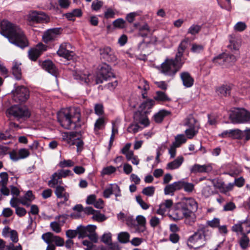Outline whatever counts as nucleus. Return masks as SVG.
<instances>
[{
    "mask_svg": "<svg viewBox=\"0 0 250 250\" xmlns=\"http://www.w3.org/2000/svg\"><path fill=\"white\" fill-rule=\"evenodd\" d=\"M236 60V57L234 55L223 53L215 57L213 60V62L228 67L232 65Z\"/></svg>",
    "mask_w": 250,
    "mask_h": 250,
    "instance_id": "12",
    "label": "nucleus"
},
{
    "mask_svg": "<svg viewBox=\"0 0 250 250\" xmlns=\"http://www.w3.org/2000/svg\"><path fill=\"white\" fill-rule=\"evenodd\" d=\"M232 86L229 84H223L216 88V92L221 96L227 97L229 96Z\"/></svg>",
    "mask_w": 250,
    "mask_h": 250,
    "instance_id": "28",
    "label": "nucleus"
},
{
    "mask_svg": "<svg viewBox=\"0 0 250 250\" xmlns=\"http://www.w3.org/2000/svg\"><path fill=\"white\" fill-rule=\"evenodd\" d=\"M92 218L93 220H96L98 222H103L106 219V217L104 215L101 214L99 211H96L93 215Z\"/></svg>",
    "mask_w": 250,
    "mask_h": 250,
    "instance_id": "58",
    "label": "nucleus"
},
{
    "mask_svg": "<svg viewBox=\"0 0 250 250\" xmlns=\"http://www.w3.org/2000/svg\"><path fill=\"white\" fill-rule=\"evenodd\" d=\"M247 28L246 24L242 21L238 22L234 26V30L237 32H242Z\"/></svg>",
    "mask_w": 250,
    "mask_h": 250,
    "instance_id": "56",
    "label": "nucleus"
},
{
    "mask_svg": "<svg viewBox=\"0 0 250 250\" xmlns=\"http://www.w3.org/2000/svg\"><path fill=\"white\" fill-rule=\"evenodd\" d=\"M142 128L137 123L131 124L127 128V131L129 133L135 134Z\"/></svg>",
    "mask_w": 250,
    "mask_h": 250,
    "instance_id": "50",
    "label": "nucleus"
},
{
    "mask_svg": "<svg viewBox=\"0 0 250 250\" xmlns=\"http://www.w3.org/2000/svg\"><path fill=\"white\" fill-rule=\"evenodd\" d=\"M205 232L204 228L198 229L188 238L187 242L188 246L190 249L193 248L196 250L204 246L206 242Z\"/></svg>",
    "mask_w": 250,
    "mask_h": 250,
    "instance_id": "4",
    "label": "nucleus"
},
{
    "mask_svg": "<svg viewBox=\"0 0 250 250\" xmlns=\"http://www.w3.org/2000/svg\"><path fill=\"white\" fill-rule=\"evenodd\" d=\"M6 114L13 116L17 121L23 122L29 118L31 115L30 111L26 106L14 105L8 108Z\"/></svg>",
    "mask_w": 250,
    "mask_h": 250,
    "instance_id": "5",
    "label": "nucleus"
},
{
    "mask_svg": "<svg viewBox=\"0 0 250 250\" xmlns=\"http://www.w3.org/2000/svg\"><path fill=\"white\" fill-rule=\"evenodd\" d=\"M81 119L78 108L69 107L62 109L58 114V121L61 125L66 129H75Z\"/></svg>",
    "mask_w": 250,
    "mask_h": 250,
    "instance_id": "3",
    "label": "nucleus"
},
{
    "mask_svg": "<svg viewBox=\"0 0 250 250\" xmlns=\"http://www.w3.org/2000/svg\"><path fill=\"white\" fill-rule=\"evenodd\" d=\"M116 171V168L113 166H110L104 167L102 170L101 173L102 176L110 175Z\"/></svg>",
    "mask_w": 250,
    "mask_h": 250,
    "instance_id": "49",
    "label": "nucleus"
},
{
    "mask_svg": "<svg viewBox=\"0 0 250 250\" xmlns=\"http://www.w3.org/2000/svg\"><path fill=\"white\" fill-rule=\"evenodd\" d=\"M46 50L45 46L42 43H39L35 48L30 49L28 56L32 61H36L42 53Z\"/></svg>",
    "mask_w": 250,
    "mask_h": 250,
    "instance_id": "18",
    "label": "nucleus"
},
{
    "mask_svg": "<svg viewBox=\"0 0 250 250\" xmlns=\"http://www.w3.org/2000/svg\"><path fill=\"white\" fill-rule=\"evenodd\" d=\"M1 35L10 42L23 49L29 45L28 40L23 30L18 25L7 20L1 21Z\"/></svg>",
    "mask_w": 250,
    "mask_h": 250,
    "instance_id": "2",
    "label": "nucleus"
},
{
    "mask_svg": "<svg viewBox=\"0 0 250 250\" xmlns=\"http://www.w3.org/2000/svg\"><path fill=\"white\" fill-rule=\"evenodd\" d=\"M30 155V152L26 148H21L18 151V155L20 159H24L28 157Z\"/></svg>",
    "mask_w": 250,
    "mask_h": 250,
    "instance_id": "61",
    "label": "nucleus"
},
{
    "mask_svg": "<svg viewBox=\"0 0 250 250\" xmlns=\"http://www.w3.org/2000/svg\"><path fill=\"white\" fill-rule=\"evenodd\" d=\"M77 138L76 133L73 132H66L62 134V140L70 145H73Z\"/></svg>",
    "mask_w": 250,
    "mask_h": 250,
    "instance_id": "32",
    "label": "nucleus"
},
{
    "mask_svg": "<svg viewBox=\"0 0 250 250\" xmlns=\"http://www.w3.org/2000/svg\"><path fill=\"white\" fill-rule=\"evenodd\" d=\"M204 46L196 43H193L191 48V51L194 53H200L203 51Z\"/></svg>",
    "mask_w": 250,
    "mask_h": 250,
    "instance_id": "53",
    "label": "nucleus"
},
{
    "mask_svg": "<svg viewBox=\"0 0 250 250\" xmlns=\"http://www.w3.org/2000/svg\"><path fill=\"white\" fill-rule=\"evenodd\" d=\"M72 45L68 42H63L62 43L58 50L57 52V54L67 60L72 59L75 53L71 50L72 49Z\"/></svg>",
    "mask_w": 250,
    "mask_h": 250,
    "instance_id": "13",
    "label": "nucleus"
},
{
    "mask_svg": "<svg viewBox=\"0 0 250 250\" xmlns=\"http://www.w3.org/2000/svg\"><path fill=\"white\" fill-rule=\"evenodd\" d=\"M103 5V2L99 0H94L91 4L92 9L94 11H98L101 9Z\"/></svg>",
    "mask_w": 250,
    "mask_h": 250,
    "instance_id": "59",
    "label": "nucleus"
},
{
    "mask_svg": "<svg viewBox=\"0 0 250 250\" xmlns=\"http://www.w3.org/2000/svg\"><path fill=\"white\" fill-rule=\"evenodd\" d=\"M139 34L143 37H146L151 34V29L147 23H145L139 27Z\"/></svg>",
    "mask_w": 250,
    "mask_h": 250,
    "instance_id": "38",
    "label": "nucleus"
},
{
    "mask_svg": "<svg viewBox=\"0 0 250 250\" xmlns=\"http://www.w3.org/2000/svg\"><path fill=\"white\" fill-rule=\"evenodd\" d=\"M71 171L68 169H60L53 173L48 181V185L51 188H55L56 186L62 184V178H65L71 174Z\"/></svg>",
    "mask_w": 250,
    "mask_h": 250,
    "instance_id": "10",
    "label": "nucleus"
},
{
    "mask_svg": "<svg viewBox=\"0 0 250 250\" xmlns=\"http://www.w3.org/2000/svg\"><path fill=\"white\" fill-rule=\"evenodd\" d=\"M169 217L175 221L181 220L184 217L181 209H175L171 214H169Z\"/></svg>",
    "mask_w": 250,
    "mask_h": 250,
    "instance_id": "41",
    "label": "nucleus"
},
{
    "mask_svg": "<svg viewBox=\"0 0 250 250\" xmlns=\"http://www.w3.org/2000/svg\"><path fill=\"white\" fill-rule=\"evenodd\" d=\"M136 221L139 227H138V230L139 232H144L146 230V219L142 215H138L136 217Z\"/></svg>",
    "mask_w": 250,
    "mask_h": 250,
    "instance_id": "37",
    "label": "nucleus"
},
{
    "mask_svg": "<svg viewBox=\"0 0 250 250\" xmlns=\"http://www.w3.org/2000/svg\"><path fill=\"white\" fill-rule=\"evenodd\" d=\"M180 77L182 81L183 85L185 87L189 88L193 86L194 80L189 72L187 71L181 72L180 74Z\"/></svg>",
    "mask_w": 250,
    "mask_h": 250,
    "instance_id": "20",
    "label": "nucleus"
},
{
    "mask_svg": "<svg viewBox=\"0 0 250 250\" xmlns=\"http://www.w3.org/2000/svg\"><path fill=\"white\" fill-rule=\"evenodd\" d=\"M184 125L188 127L185 133L187 138L192 139L200 128L199 123L192 115H189L184 120Z\"/></svg>",
    "mask_w": 250,
    "mask_h": 250,
    "instance_id": "6",
    "label": "nucleus"
},
{
    "mask_svg": "<svg viewBox=\"0 0 250 250\" xmlns=\"http://www.w3.org/2000/svg\"><path fill=\"white\" fill-rule=\"evenodd\" d=\"M112 194L115 195L116 201H119L118 197L122 196L120 188L116 184H109L103 192V196L105 198H109Z\"/></svg>",
    "mask_w": 250,
    "mask_h": 250,
    "instance_id": "15",
    "label": "nucleus"
},
{
    "mask_svg": "<svg viewBox=\"0 0 250 250\" xmlns=\"http://www.w3.org/2000/svg\"><path fill=\"white\" fill-rule=\"evenodd\" d=\"M138 88H143L144 89L145 92L142 93V95L143 98H145L146 97V91L149 89V86L148 83L146 80H143L142 84L139 85Z\"/></svg>",
    "mask_w": 250,
    "mask_h": 250,
    "instance_id": "62",
    "label": "nucleus"
},
{
    "mask_svg": "<svg viewBox=\"0 0 250 250\" xmlns=\"http://www.w3.org/2000/svg\"><path fill=\"white\" fill-rule=\"evenodd\" d=\"M42 238L44 241L47 242H51L54 243L55 246H62L64 244V240L62 238L58 236L54 235L52 233L48 232L43 234L42 236Z\"/></svg>",
    "mask_w": 250,
    "mask_h": 250,
    "instance_id": "16",
    "label": "nucleus"
},
{
    "mask_svg": "<svg viewBox=\"0 0 250 250\" xmlns=\"http://www.w3.org/2000/svg\"><path fill=\"white\" fill-rule=\"evenodd\" d=\"M180 181L167 185L164 188L166 195H173L175 191L180 190Z\"/></svg>",
    "mask_w": 250,
    "mask_h": 250,
    "instance_id": "25",
    "label": "nucleus"
},
{
    "mask_svg": "<svg viewBox=\"0 0 250 250\" xmlns=\"http://www.w3.org/2000/svg\"><path fill=\"white\" fill-rule=\"evenodd\" d=\"M173 205V201L171 199L166 200L159 205V208L157 210V213L161 215L169 210Z\"/></svg>",
    "mask_w": 250,
    "mask_h": 250,
    "instance_id": "24",
    "label": "nucleus"
},
{
    "mask_svg": "<svg viewBox=\"0 0 250 250\" xmlns=\"http://www.w3.org/2000/svg\"><path fill=\"white\" fill-rule=\"evenodd\" d=\"M202 28V26L197 24H192L188 30V34L191 35H195L199 33Z\"/></svg>",
    "mask_w": 250,
    "mask_h": 250,
    "instance_id": "45",
    "label": "nucleus"
},
{
    "mask_svg": "<svg viewBox=\"0 0 250 250\" xmlns=\"http://www.w3.org/2000/svg\"><path fill=\"white\" fill-rule=\"evenodd\" d=\"M111 77H115L111 68L108 64L103 63L100 66L96 78V84L103 83L104 81H107Z\"/></svg>",
    "mask_w": 250,
    "mask_h": 250,
    "instance_id": "11",
    "label": "nucleus"
},
{
    "mask_svg": "<svg viewBox=\"0 0 250 250\" xmlns=\"http://www.w3.org/2000/svg\"><path fill=\"white\" fill-rule=\"evenodd\" d=\"M229 117L234 123H245L250 121V113L244 108H234Z\"/></svg>",
    "mask_w": 250,
    "mask_h": 250,
    "instance_id": "7",
    "label": "nucleus"
},
{
    "mask_svg": "<svg viewBox=\"0 0 250 250\" xmlns=\"http://www.w3.org/2000/svg\"><path fill=\"white\" fill-rule=\"evenodd\" d=\"M29 19L37 23L46 22L48 21V17L44 12L34 11L29 14Z\"/></svg>",
    "mask_w": 250,
    "mask_h": 250,
    "instance_id": "17",
    "label": "nucleus"
},
{
    "mask_svg": "<svg viewBox=\"0 0 250 250\" xmlns=\"http://www.w3.org/2000/svg\"><path fill=\"white\" fill-rule=\"evenodd\" d=\"M55 190V194L57 198H63V202H60L58 203V205L59 206L60 204H63L67 202L69 198V194L66 191L65 188L64 187L59 185L56 186Z\"/></svg>",
    "mask_w": 250,
    "mask_h": 250,
    "instance_id": "19",
    "label": "nucleus"
},
{
    "mask_svg": "<svg viewBox=\"0 0 250 250\" xmlns=\"http://www.w3.org/2000/svg\"><path fill=\"white\" fill-rule=\"evenodd\" d=\"M241 221V224L242 226V235L244 234H249L250 233V226L249 222V220L246 219L245 220H242Z\"/></svg>",
    "mask_w": 250,
    "mask_h": 250,
    "instance_id": "46",
    "label": "nucleus"
},
{
    "mask_svg": "<svg viewBox=\"0 0 250 250\" xmlns=\"http://www.w3.org/2000/svg\"><path fill=\"white\" fill-rule=\"evenodd\" d=\"M189 42L188 38L183 40L179 44L177 52L174 59L167 58L158 67L160 72L166 76L174 77L185 62L186 59L183 56L184 52L187 48Z\"/></svg>",
    "mask_w": 250,
    "mask_h": 250,
    "instance_id": "1",
    "label": "nucleus"
},
{
    "mask_svg": "<svg viewBox=\"0 0 250 250\" xmlns=\"http://www.w3.org/2000/svg\"><path fill=\"white\" fill-rule=\"evenodd\" d=\"M212 167L210 164L200 165L195 164L190 168V172L193 173H208L210 172Z\"/></svg>",
    "mask_w": 250,
    "mask_h": 250,
    "instance_id": "21",
    "label": "nucleus"
},
{
    "mask_svg": "<svg viewBox=\"0 0 250 250\" xmlns=\"http://www.w3.org/2000/svg\"><path fill=\"white\" fill-rule=\"evenodd\" d=\"M61 34L60 28L49 29L45 31L42 35V41L46 43H51L58 39Z\"/></svg>",
    "mask_w": 250,
    "mask_h": 250,
    "instance_id": "14",
    "label": "nucleus"
},
{
    "mask_svg": "<svg viewBox=\"0 0 250 250\" xmlns=\"http://www.w3.org/2000/svg\"><path fill=\"white\" fill-rule=\"evenodd\" d=\"M2 234L5 238L9 237L13 243H17L19 240L17 232L15 230H11L8 227L3 229Z\"/></svg>",
    "mask_w": 250,
    "mask_h": 250,
    "instance_id": "22",
    "label": "nucleus"
},
{
    "mask_svg": "<svg viewBox=\"0 0 250 250\" xmlns=\"http://www.w3.org/2000/svg\"><path fill=\"white\" fill-rule=\"evenodd\" d=\"M74 165V163L71 160H64L59 163V166L62 167H71Z\"/></svg>",
    "mask_w": 250,
    "mask_h": 250,
    "instance_id": "63",
    "label": "nucleus"
},
{
    "mask_svg": "<svg viewBox=\"0 0 250 250\" xmlns=\"http://www.w3.org/2000/svg\"><path fill=\"white\" fill-rule=\"evenodd\" d=\"M130 235L127 232H121L118 236V239L122 243H126L129 241Z\"/></svg>",
    "mask_w": 250,
    "mask_h": 250,
    "instance_id": "47",
    "label": "nucleus"
},
{
    "mask_svg": "<svg viewBox=\"0 0 250 250\" xmlns=\"http://www.w3.org/2000/svg\"><path fill=\"white\" fill-rule=\"evenodd\" d=\"M42 68L53 76H56L57 70L51 61H45L42 63Z\"/></svg>",
    "mask_w": 250,
    "mask_h": 250,
    "instance_id": "29",
    "label": "nucleus"
},
{
    "mask_svg": "<svg viewBox=\"0 0 250 250\" xmlns=\"http://www.w3.org/2000/svg\"><path fill=\"white\" fill-rule=\"evenodd\" d=\"M202 193L206 198H208L213 194V190L211 186H206L203 188Z\"/></svg>",
    "mask_w": 250,
    "mask_h": 250,
    "instance_id": "54",
    "label": "nucleus"
},
{
    "mask_svg": "<svg viewBox=\"0 0 250 250\" xmlns=\"http://www.w3.org/2000/svg\"><path fill=\"white\" fill-rule=\"evenodd\" d=\"M105 124V118L104 117L98 118L94 124L95 133L97 134L99 133V130L102 129L104 127Z\"/></svg>",
    "mask_w": 250,
    "mask_h": 250,
    "instance_id": "36",
    "label": "nucleus"
},
{
    "mask_svg": "<svg viewBox=\"0 0 250 250\" xmlns=\"http://www.w3.org/2000/svg\"><path fill=\"white\" fill-rule=\"evenodd\" d=\"M154 99L158 102H170L171 99L166 94L165 92L158 91L156 92V95L154 97Z\"/></svg>",
    "mask_w": 250,
    "mask_h": 250,
    "instance_id": "33",
    "label": "nucleus"
},
{
    "mask_svg": "<svg viewBox=\"0 0 250 250\" xmlns=\"http://www.w3.org/2000/svg\"><path fill=\"white\" fill-rule=\"evenodd\" d=\"M100 54L102 58L109 61L112 55V51L110 47L108 46L101 48L99 49Z\"/></svg>",
    "mask_w": 250,
    "mask_h": 250,
    "instance_id": "34",
    "label": "nucleus"
},
{
    "mask_svg": "<svg viewBox=\"0 0 250 250\" xmlns=\"http://www.w3.org/2000/svg\"><path fill=\"white\" fill-rule=\"evenodd\" d=\"M155 188L153 186H149L145 188L142 190V193L147 196L151 197L152 196L155 192Z\"/></svg>",
    "mask_w": 250,
    "mask_h": 250,
    "instance_id": "52",
    "label": "nucleus"
},
{
    "mask_svg": "<svg viewBox=\"0 0 250 250\" xmlns=\"http://www.w3.org/2000/svg\"><path fill=\"white\" fill-rule=\"evenodd\" d=\"M58 2L59 6L62 9L68 8L71 4L70 0H58Z\"/></svg>",
    "mask_w": 250,
    "mask_h": 250,
    "instance_id": "64",
    "label": "nucleus"
},
{
    "mask_svg": "<svg viewBox=\"0 0 250 250\" xmlns=\"http://www.w3.org/2000/svg\"><path fill=\"white\" fill-rule=\"evenodd\" d=\"M15 89L12 91L13 100L16 103L25 102L29 97V91L24 86H17L14 84Z\"/></svg>",
    "mask_w": 250,
    "mask_h": 250,
    "instance_id": "8",
    "label": "nucleus"
},
{
    "mask_svg": "<svg viewBox=\"0 0 250 250\" xmlns=\"http://www.w3.org/2000/svg\"><path fill=\"white\" fill-rule=\"evenodd\" d=\"M231 230L237 234H241L242 235V226L240 221H238L237 223L232 226Z\"/></svg>",
    "mask_w": 250,
    "mask_h": 250,
    "instance_id": "57",
    "label": "nucleus"
},
{
    "mask_svg": "<svg viewBox=\"0 0 250 250\" xmlns=\"http://www.w3.org/2000/svg\"><path fill=\"white\" fill-rule=\"evenodd\" d=\"M240 46V42L235 39L231 38L229 40V44L228 47L231 50H238Z\"/></svg>",
    "mask_w": 250,
    "mask_h": 250,
    "instance_id": "48",
    "label": "nucleus"
},
{
    "mask_svg": "<svg viewBox=\"0 0 250 250\" xmlns=\"http://www.w3.org/2000/svg\"><path fill=\"white\" fill-rule=\"evenodd\" d=\"M115 28L124 29L126 27V21L122 18H118L113 22Z\"/></svg>",
    "mask_w": 250,
    "mask_h": 250,
    "instance_id": "44",
    "label": "nucleus"
},
{
    "mask_svg": "<svg viewBox=\"0 0 250 250\" xmlns=\"http://www.w3.org/2000/svg\"><path fill=\"white\" fill-rule=\"evenodd\" d=\"M180 189L184 188L187 192H191L194 189V185L191 183L185 182L184 180H180Z\"/></svg>",
    "mask_w": 250,
    "mask_h": 250,
    "instance_id": "35",
    "label": "nucleus"
},
{
    "mask_svg": "<svg viewBox=\"0 0 250 250\" xmlns=\"http://www.w3.org/2000/svg\"><path fill=\"white\" fill-rule=\"evenodd\" d=\"M155 101L152 99H148L143 102L140 105L141 112L145 114L148 113L149 110L154 105Z\"/></svg>",
    "mask_w": 250,
    "mask_h": 250,
    "instance_id": "30",
    "label": "nucleus"
},
{
    "mask_svg": "<svg viewBox=\"0 0 250 250\" xmlns=\"http://www.w3.org/2000/svg\"><path fill=\"white\" fill-rule=\"evenodd\" d=\"M136 200L137 202L140 205L141 208L145 210L147 209L149 205L146 203L142 198L140 196H137L136 197Z\"/></svg>",
    "mask_w": 250,
    "mask_h": 250,
    "instance_id": "60",
    "label": "nucleus"
},
{
    "mask_svg": "<svg viewBox=\"0 0 250 250\" xmlns=\"http://www.w3.org/2000/svg\"><path fill=\"white\" fill-rule=\"evenodd\" d=\"M239 243L240 247L243 250H245L247 249L249 246L250 243V239L246 234H244L240 239Z\"/></svg>",
    "mask_w": 250,
    "mask_h": 250,
    "instance_id": "42",
    "label": "nucleus"
},
{
    "mask_svg": "<svg viewBox=\"0 0 250 250\" xmlns=\"http://www.w3.org/2000/svg\"><path fill=\"white\" fill-rule=\"evenodd\" d=\"M184 162L183 156H179L175 160L168 163L167 165V169L173 170L179 168Z\"/></svg>",
    "mask_w": 250,
    "mask_h": 250,
    "instance_id": "31",
    "label": "nucleus"
},
{
    "mask_svg": "<svg viewBox=\"0 0 250 250\" xmlns=\"http://www.w3.org/2000/svg\"><path fill=\"white\" fill-rule=\"evenodd\" d=\"M187 140V139L184 134H178L175 137V141L172 144L179 147L182 144L186 143Z\"/></svg>",
    "mask_w": 250,
    "mask_h": 250,
    "instance_id": "40",
    "label": "nucleus"
},
{
    "mask_svg": "<svg viewBox=\"0 0 250 250\" xmlns=\"http://www.w3.org/2000/svg\"><path fill=\"white\" fill-rule=\"evenodd\" d=\"M179 204L180 206H183L194 211L196 210L198 208L197 202L193 198L191 197L183 198Z\"/></svg>",
    "mask_w": 250,
    "mask_h": 250,
    "instance_id": "23",
    "label": "nucleus"
},
{
    "mask_svg": "<svg viewBox=\"0 0 250 250\" xmlns=\"http://www.w3.org/2000/svg\"><path fill=\"white\" fill-rule=\"evenodd\" d=\"M35 199L31 190L27 191L23 197H21L19 199L20 202L23 205L28 207L30 205V203Z\"/></svg>",
    "mask_w": 250,
    "mask_h": 250,
    "instance_id": "27",
    "label": "nucleus"
},
{
    "mask_svg": "<svg viewBox=\"0 0 250 250\" xmlns=\"http://www.w3.org/2000/svg\"><path fill=\"white\" fill-rule=\"evenodd\" d=\"M139 15V14L137 12H130L126 15L125 20L128 23H131L135 21V18Z\"/></svg>",
    "mask_w": 250,
    "mask_h": 250,
    "instance_id": "55",
    "label": "nucleus"
},
{
    "mask_svg": "<svg viewBox=\"0 0 250 250\" xmlns=\"http://www.w3.org/2000/svg\"><path fill=\"white\" fill-rule=\"evenodd\" d=\"M126 159L128 161H131L132 164L135 165H138L140 163L139 159L137 155L134 154V152H131L128 154Z\"/></svg>",
    "mask_w": 250,
    "mask_h": 250,
    "instance_id": "51",
    "label": "nucleus"
},
{
    "mask_svg": "<svg viewBox=\"0 0 250 250\" xmlns=\"http://www.w3.org/2000/svg\"><path fill=\"white\" fill-rule=\"evenodd\" d=\"M180 209L183 214L184 217H185L186 219L189 218L190 217L192 218V216H194V214L193 212L194 210L183 206H180Z\"/></svg>",
    "mask_w": 250,
    "mask_h": 250,
    "instance_id": "43",
    "label": "nucleus"
},
{
    "mask_svg": "<svg viewBox=\"0 0 250 250\" xmlns=\"http://www.w3.org/2000/svg\"><path fill=\"white\" fill-rule=\"evenodd\" d=\"M97 227L95 225H89L86 227L80 226L77 227L79 237L84 238L88 237L90 240L94 242L97 241V235L95 232Z\"/></svg>",
    "mask_w": 250,
    "mask_h": 250,
    "instance_id": "9",
    "label": "nucleus"
},
{
    "mask_svg": "<svg viewBox=\"0 0 250 250\" xmlns=\"http://www.w3.org/2000/svg\"><path fill=\"white\" fill-rule=\"evenodd\" d=\"M21 65V63L16 60L12 62V73L17 80H21L22 78Z\"/></svg>",
    "mask_w": 250,
    "mask_h": 250,
    "instance_id": "26",
    "label": "nucleus"
},
{
    "mask_svg": "<svg viewBox=\"0 0 250 250\" xmlns=\"http://www.w3.org/2000/svg\"><path fill=\"white\" fill-rule=\"evenodd\" d=\"M169 112L165 110H162L159 111L157 113L154 115V120L155 122L160 123L162 122L164 118L168 114Z\"/></svg>",
    "mask_w": 250,
    "mask_h": 250,
    "instance_id": "39",
    "label": "nucleus"
}]
</instances>
